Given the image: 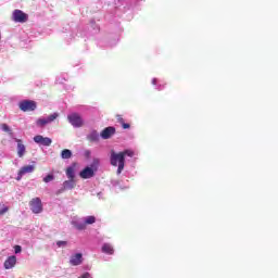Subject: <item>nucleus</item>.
<instances>
[{
    "mask_svg": "<svg viewBox=\"0 0 278 278\" xmlns=\"http://www.w3.org/2000/svg\"><path fill=\"white\" fill-rule=\"evenodd\" d=\"M111 166H117V175H121L125 169V157L122 152L117 153L114 150H111L110 156Z\"/></svg>",
    "mask_w": 278,
    "mask_h": 278,
    "instance_id": "1",
    "label": "nucleus"
},
{
    "mask_svg": "<svg viewBox=\"0 0 278 278\" xmlns=\"http://www.w3.org/2000/svg\"><path fill=\"white\" fill-rule=\"evenodd\" d=\"M99 164H101L99 159H93V161L90 164V166L85 167L79 173V177L81 179H92V177H94V174L97 173V170H99Z\"/></svg>",
    "mask_w": 278,
    "mask_h": 278,
    "instance_id": "2",
    "label": "nucleus"
},
{
    "mask_svg": "<svg viewBox=\"0 0 278 278\" xmlns=\"http://www.w3.org/2000/svg\"><path fill=\"white\" fill-rule=\"evenodd\" d=\"M29 207L33 214H42V200L40 198H33L29 201Z\"/></svg>",
    "mask_w": 278,
    "mask_h": 278,
    "instance_id": "3",
    "label": "nucleus"
},
{
    "mask_svg": "<svg viewBox=\"0 0 278 278\" xmlns=\"http://www.w3.org/2000/svg\"><path fill=\"white\" fill-rule=\"evenodd\" d=\"M12 21H14V23H27V21H29V15L16 9L12 13Z\"/></svg>",
    "mask_w": 278,
    "mask_h": 278,
    "instance_id": "4",
    "label": "nucleus"
},
{
    "mask_svg": "<svg viewBox=\"0 0 278 278\" xmlns=\"http://www.w3.org/2000/svg\"><path fill=\"white\" fill-rule=\"evenodd\" d=\"M18 106L22 112H34V110L37 108V104L34 100H24L20 102Z\"/></svg>",
    "mask_w": 278,
    "mask_h": 278,
    "instance_id": "5",
    "label": "nucleus"
},
{
    "mask_svg": "<svg viewBox=\"0 0 278 278\" xmlns=\"http://www.w3.org/2000/svg\"><path fill=\"white\" fill-rule=\"evenodd\" d=\"M68 123H71L74 127H83L84 126V119H81V115L78 113H72L67 116Z\"/></svg>",
    "mask_w": 278,
    "mask_h": 278,
    "instance_id": "6",
    "label": "nucleus"
},
{
    "mask_svg": "<svg viewBox=\"0 0 278 278\" xmlns=\"http://www.w3.org/2000/svg\"><path fill=\"white\" fill-rule=\"evenodd\" d=\"M34 142H36V144H41V147H51L53 140L49 137L37 135L34 137Z\"/></svg>",
    "mask_w": 278,
    "mask_h": 278,
    "instance_id": "7",
    "label": "nucleus"
},
{
    "mask_svg": "<svg viewBox=\"0 0 278 278\" xmlns=\"http://www.w3.org/2000/svg\"><path fill=\"white\" fill-rule=\"evenodd\" d=\"M115 134L116 128L109 126L101 131L100 136L103 140H110V138L113 137Z\"/></svg>",
    "mask_w": 278,
    "mask_h": 278,
    "instance_id": "8",
    "label": "nucleus"
},
{
    "mask_svg": "<svg viewBox=\"0 0 278 278\" xmlns=\"http://www.w3.org/2000/svg\"><path fill=\"white\" fill-rule=\"evenodd\" d=\"M34 170H36L35 165H26L21 167V169L17 173V181H21V179L23 178V175H27V173H34Z\"/></svg>",
    "mask_w": 278,
    "mask_h": 278,
    "instance_id": "9",
    "label": "nucleus"
},
{
    "mask_svg": "<svg viewBox=\"0 0 278 278\" xmlns=\"http://www.w3.org/2000/svg\"><path fill=\"white\" fill-rule=\"evenodd\" d=\"M84 262V255L81 253H76L71 256L70 264L71 266H80Z\"/></svg>",
    "mask_w": 278,
    "mask_h": 278,
    "instance_id": "10",
    "label": "nucleus"
},
{
    "mask_svg": "<svg viewBox=\"0 0 278 278\" xmlns=\"http://www.w3.org/2000/svg\"><path fill=\"white\" fill-rule=\"evenodd\" d=\"M5 270H10L16 266V257L14 255L9 256L3 264Z\"/></svg>",
    "mask_w": 278,
    "mask_h": 278,
    "instance_id": "11",
    "label": "nucleus"
},
{
    "mask_svg": "<svg viewBox=\"0 0 278 278\" xmlns=\"http://www.w3.org/2000/svg\"><path fill=\"white\" fill-rule=\"evenodd\" d=\"M75 188V179H68L63 182V188L58 191V194L64 192V190H73Z\"/></svg>",
    "mask_w": 278,
    "mask_h": 278,
    "instance_id": "12",
    "label": "nucleus"
},
{
    "mask_svg": "<svg viewBox=\"0 0 278 278\" xmlns=\"http://www.w3.org/2000/svg\"><path fill=\"white\" fill-rule=\"evenodd\" d=\"M17 142V155L18 157H23L26 152L25 144H23V141L21 139H16Z\"/></svg>",
    "mask_w": 278,
    "mask_h": 278,
    "instance_id": "13",
    "label": "nucleus"
},
{
    "mask_svg": "<svg viewBox=\"0 0 278 278\" xmlns=\"http://www.w3.org/2000/svg\"><path fill=\"white\" fill-rule=\"evenodd\" d=\"M102 253H105L106 255H114V247L110 243H104L102 245Z\"/></svg>",
    "mask_w": 278,
    "mask_h": 278,
    "instance_id": "14",
    "label": "nucleus"
},
{
    "mask_svg": "<svg viewBox=\"0 0 278 278\" xmlns=\"http://www.w3.org/2000/svg\"><path fill=\"white\" fill-rule=\"evenodd\" d=\"M115 118H116L117 123H121L123 129H130L131 128L130 124L125 123V119L123 118V115L117 114V115H115Z\"/></svg>",
    "mask_w": 278,
    "mask_h": 278,
    "instance_id": "15",
    "label": "nucleus"
},
{
    "mask_svg": "<svg viewBox=\"0 0 278 278\" xmlns=\"http://www.w3.org/2000/svg\"><path fill=\"white\" fill-rule=\"evenodd\" d=\"M77 164L73 163V166L66 168L67 179H75V167Z\"/></svg>",
    "mask_w": 278,
    "mask_h": 278,
    "instance_id": "16",
    "label": "nucleus"
},
{
    "mask_svg": "<svg viewBox=\"0 0 278 278\" xmlns=\"http://www.w3.org/2000/svg\"><path fill=\"white\" fill-rule=\"evenodd\" d=\"M87 139L89 140V142H99V132H97V130L91 131Z\"/></svg>",
    "mask_w": 278,
    "mask_h": 278,
    "instance_id": "17",
    "label": "nucleus"
},
{
    "mask_svg": "<svg viewBox=\"0 0 278 278\" xmlns=\"http://www.w3.org/2000/svg\"><path fill=\"white\" fill-rule=\"evenodd\" d=\"M62 160H71L73 157V152L68 149H64L61 152Z\"/></svg>",
    "mask_w": 278,
    "mask_h": 278,
    "instance_id": "18",
    "label": "nucleus"
},
{
    "mask_svg": "<svg viewBox=\"0 0 278 278\" xmlns=\"http://www.w3.org/2000/svg\"><path fill=\"white\" fill-rule=\"evenodd\" d=\"M0 127H1L2 131L12 136V129L10 128V126H8V124H1Z\"/></svg>",
    "mask_w": 278,
    "mask_h": 278,
    "instance_id": "19",
    "label": "nucleus"
},
{
    "mask_svg": "<svg viewBox=\"0 0 278 278\" xmlns=\"http://www.w3.org/2000/svg\"><path fill=\"white\" fill-rule=\"evenodd\" d=\"M94 223H97V218L94 216H88L85 219L86 225H94Z\"/></svg>",
    "mask_w": 278,
    "mask_h": 278,
    "instance_id": "20",
    "label": "nucleus"
},
{
    "mask_svg": "<svg viewBox=\"0 0 278 278\" xmlns=\"http://www.w3.org/2000/svg\"><path fill=\"white\" fill-rule=\"evenodd\" d=\"M37 125H38L39 127H45V125H49V119H48V117H47V118H39V119L37 121Z\"/></svg>",
    "mask_w": 278,
    "mask_h": 278,
    "instance_id": "21",
    "label": "nucleus"
},
{
    "mask_svg": "<svg viewBox=\"0 0 278 278\" xmlns=\"http://www.w3.org/2000/svg\"><path fill=\"white\" fill-rule=\"evenodd\" d=\"M123 154V157L125 160V157H134L135 153H134V150H125L122 152Z\"/></svg>",
    "mask_w": 278,
    "mask_h": 278,
    "instance_id": "22",
    "label": "nucleus"
},
{
    "mask_svg": "<svg viewBox=\"0 0 278 278\" xmlns=\"http://www.w3.org/2000/svg\"><path fill=\"white\" fill-rule=\"evenodd\" d=\"M55 179V176L53 174H49L43 178L45 184H49L50 181H53Z\"/></svg>",
    "mask_w": 278,
    "mask_h": 278,
    "instance_id": "23",
    "label": "nucleus"
},
{
    "mask_svg": "<svg viewBox=\"0 0 278 278\" xmlns=\"http://www.w3.org/2000/svg\"><path fill=\"white\" fill-rule=\"evenodd\" d=\"M58 113H53L50 116H48V123H53V121H55V118H58Z\"/></svg>",
    "mask_w": 278,
    "mask_h": 278,
    "instance_id": "24",
    "label": "nucleus"
},
{
    "mask_svg": "<svg viewBox=\"0 0 278 278\" xmlns=\"http://www.w3.org/2000/svg\"><path fill=\"white\" fill-rule=\"evenodd\" d=\"M9 211H10V207H8V206L2 207L0 210V216H3V214H7V212H9Z\"/></svg>",
    "mask_w": 278,
    "mask_h": 278,
    "instance_id": "25",
    "label": "nucleus"
},
{
    "mask_svg": "<svg viewBox=\"0 0 278 278\" xmlns=\"http://www.w3.org/2000/svg\"><path fill=\"white\" fill-rule=\"evenodd\" d=\"M76 229H78L79 231H84V229H86V224H77Z\"/></svg>",
    "mask_w": 278,
    "mask_h": 278,
    "instance_id": "26",
    "label": "nucleus"
},
{
    "mask_svg": "<svg viewBox=\"0 0 278 278\" xmlns=\"http://www.w3.org/2000/svg\"><path fill=\"white\" fill-rule=\"evenodd\" d=\"M66 244H68V242L66 241H56V247L62 248V247H66Z\"/></svg>",
    "mask_w": 278,
    "mask_h": 278,
    "instance_id": "27",
    "label": "nucleus"
},
{
    "mask_svg": "<svg viewBox=\"0 0 278 278\" xmlns=\"http://www.w3.org/2000/svg\"><path fill=\"white\" fill-rule=\"evenodd\" d=\"M14 251L15 253H21V251H23V248H21V245H15Z\"/></svg>",
    "mask_w": 278,
    "mask_h": 278,
    "instance_id": "28",
    "label": "nucleus"
},
{
    "mask_svg": "<svg viewBox=\"0 0 278 278\" xmlns=\"http://www.w3.org/2000/svg\"><path fill=\"white\" fill-rule=\"evenodd\" d=\"M152 84H153V86H155L157 84V78H153Z\"/></svg>",
    "mask_w": 278,
    "mask_h": 278,
    "instance_id": "29",
    "label": "nucleus"
}]
</instances>
